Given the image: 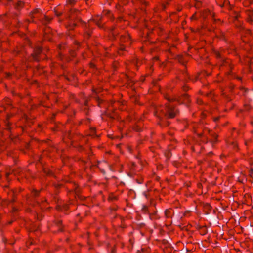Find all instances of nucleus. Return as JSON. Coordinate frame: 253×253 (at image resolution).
<instances>
[{
    "instance_id": "1",
    "label": "nucleus",
    "mask_w": 253,
    "mask_h": 253,
    "mask_svg": "<svg viewBox=\"0 0 253 253\" xmlns=\"http://www.w3.org/2000/svg\"><path fill=\"white\" fill-rule=\"evenodd\" d=\"M192 126L194 132L201 138V141L203 142H207L210 133L209 128L205 127L202 124L194 123Z\"/></svg>"
},
{
    "instance_id": "2",
    "label": "nucleus",
    "mask_w": 253,
    "mask_h": 253,
    "mask_svg": "<svg viewBox=\"0 0 253 253\" xmlns=\"http://www.w3.org/2000/svg\"><path fill=\"white\" fill-rule=\"evenodd\" d=\"M166 98L169 101V103L166 104V112L164 113L165 116L169 118L175 117L178 113L179 110L176 108L173 104V98L167 96Z\"/></svg>"
},
{
    "instance_id": "3",
    "label": "nucleus",
    "mask_w": 253,
    "mask_h": 253,
    "mask_svg": "<svg viewBox=\"0 0 253 253\" xmlns=\"http://www.w3.org/2000/svg\"><path fill=\"white\" fill-rule=\"evenodd\" d=\"M176 101L179 104L188 103L190 102V98L187 94L184 93L181 96L178 98H173V101Z\"/></svg>"
},
{
    "instance_id": "4",
    "label": "nucleus",
    "mask_w": 253,
    "mask_h": 253,
    "mask_svg": "<svg viewBox=\"0 0 253 253\" xmlns=\"http://www.w3.org/2000/svg\"><path fill=\"white\" fill-rule=\"evenodd\" d=\"M224 67L226 68L227 70H230V71L228 72V75H231L232 72L231 70L233 68V65L231 63V61L230 59H227L223 61L221 68L223 69Z\"/></svg>"
},
{
    "instance_id": "5",
    "label": "nucleus",
    "mask_w": 253,
    "mask_h": 253,
    "mask_svg": "<svg viewBox=\"0 0 253 253\" xmlns=\"http://www.w3.org/2000/svg\"><path fill=\"white\" fill-rule=\"evenodd\" d=\"M42 52V48L41 47H37L35 48L34 52L32 54L33 59L35 61H39L40 60L39 55Z\"/></svg>"
},
{
    "instance_id": "6",
    "label": "nucleus",
    "mask_w": 253,
    "mask_h": 253,
    "mask_svg": "<svg viewBox=\"0 0 253 253\" xmlns=\"http://www.w3.org/2000/svg\"><path fill=\"white\" fill-rule=\"evenodd\" d=\"M53 226H56L57 228V231H63V226L62 224V221L61 220H57L55 221L53 223Z\"/></svg>"
},
{
    "instance_id": "7",
    "label": "nucleus",
    "mask_w": 253,
    "mask_h": 253,
    "mask_svg": "<svg viewBox=\"0 0 253 253\" xmlns=\"http://www.w3.org/2000/svg\"><path fill=\"white\" fill-rule=\"evenodd\" d=\"M246 14L248 16L247 21L249 23H251L253 21V10H247Z\"/></svg>"
},
{
    "instance_id": "8",
    "label": "nucleus",
    "mask_w": 253,
    "mask_h": 253,
    "mask_svg": "<svg viewBox=\"0 0 253 253\" xmlns=\"http://www.w3.org/2000/svg\"><path fill=\"white\" fill-rule=\"evenodd\" d=\"M142 123L139 122L133 126V129L136 132H139L142 130Z\"/></svg>"
},
{
    "instance_id": "9",
    "label": "nucleus",
    "mask_w": 253,
    "mask_h": 253,
    "mask_svg": "<svg viewBox=\"0 0 253 253\" xmlns=\"http://www.w3.org/2000/svg\"><path fill=\"white\" fill-rule=\"evenodd\" d=\"M24 3L23 2L19 1L16 3L15 8L16 10H20L24 7Z\"/></svg>"
},
{
    "instance_id": "10",
    "label": "nucleus",
    "mask_w": 253,
    "mask_h": 253,
    "mask_svg": "<svg viewBox=\"0 0 253 253\" xmlns=\"http://www.w3.org/2000/svg\"><path fill=\"white\" fill-rule=\"evenodd\" d=\"M121 42H129L130 41V36L128 35L126 36H121L120 37Z\"/></svg>"
},
{
    "instance_id": "11",
    "label": "nucleus",
    "mask_w": 253,
    "mask_h": 253,
    "mask_svg": "<svg viewBox=\"0 0 253 253\" xmlns=\"http://www.w3.org/2000/svg\"><path fill=\"white\" fill-rule=\"evenodd\" d=\"M40 10L39 9H36L34 10L31 13V15L32 18H36L37 17V15L40 14Z\"/></svg>"
},
{
    "instance_id": "12",
    "label": "nucleus",
    "mask_w": 253,
    "mask_h": 253,
    "mask_svg": "<svg viewBox=\"0 0 253 253\" xmlns=\"http://www.w3.org/2000/svg\"><path fill=\"white\" fill-rule=\"evenodd\" d=\"M108 199L109 200L113 201L118 200V196L114 195L113 193H111L109 195Z\"/></svg>"
},
{
    "instance_id": "13",
    "label": "nucleus",
    "mask_w": 253,
    "mask_h": 253,
    "mask_svg": "<svg viewBox=\"0 0 253 253\" xmlns=\"http://www.w3.org/2000/svg\"><path fill=\"white\" fill-rule=\"evenodd\" d=\"M101 19V17L99 16H97L96 19H94L93 21L95 22L96 24L99 27H101L100 22L99 21Z\"/></svg>"
},
{
    "instance_id": "14",
    "label": "nucleus",
    "mask_w": 253,
    "mask_h": 253,
    "mask_svg": "<svg viewBox=\"0 0 253 253\" xmlns=\"http://www.w3.org/2000/svg\"><path fill=\"white\" fill-rule=\"evenodd\" d=\"M52 18L49 17V16L45 15V16H44L45 21H43V23L44 24H48V23H49L52 20Z\"/></svg>"
},
{
    "instance_id": "15",
    "label": "nucleus",
    "mask_w": 253,
    "mask_h": 253,
    "mask_svg": "<svg viewBox=\"0 0 253 253\" xmlns=\"http://www.w3.org/2000/svg\"><path fill=\"white\" fill-rule=\"evenodd\" d=\"M39 193H40V191H39L34 189L31 192V195L32 196H33L34 197H36L38 196V195H39Z\"/></svg>"
},
{
    "instance_id": "16",
    "label": "nucleus",
    "mask_w": 253,
    "mask_h": 253,
    "mask_svg": "<svg viewBox=\"0 0 253 253\" xmlns=\"http://www.w3.org/2000/svg\"><path fill=\"white\" fill-rule=\"evenodd\" d=\"M201 234L202 235H205L207 233V228L205 226H203L200 229Z\"/></svg>"
},
{
    "instance_id": "17",
    "label": "nucleus",
    "mask_w": 253,
    "mask_h": 253,
    "mask_svg": "<svg viewBox=\"0 0 253 253\" xmlns=\"http://www.w3.org/2000/svg\"><path fill=\"white\" fill-rule=\"evenodd\" d=\"M67 4L70 5L71 6H73L75 5L76 3L75 0H67L66 1Z\"/></svg>"
},
{
    "instance_id": "18",
    "label": "nucleus",
    "mask_w": 253,
    "mask_h": 253,
    "mask_svg": "<svg viewBox=\"0 0 253 253\" xmlns=\"http://www.w3.org/2000/svg\"><path fill=\"white\" fill-rule=\"evenodd\" d=\"M198 16L197 15V13L195 12L193 15L190 17L191 21H195L198 19Z\"/></svg>"
},
{
    "instance_id": "19",
    "label": "nucleus",
    "mask_w": 253,
    "mask_h": 253,
    "mask_svg": "<svg viewBox=\"0 0 253 253\" xmlns=\"http://www.w3.org/2000/svg\"><path fill=\"white\" fill-rule=\"evenodd\" d=\"M165 213L167 217H169L171 216V211L170 210H166L165 211Z\"/></svg>"
},
{
    "instance_id": "20",
    "label": "nucleus",
    "mask_w": 253,
    "mask_h": 253,
    "mask_svg": "<svg viewBox=\"0 0 253 253\" xmlns=\"http://www.w3.org/2000/svg\"><path fill=\"white\" fill-rule=\"evenodd\" d=\"M5 103L7 105H11V100L9 98H6L5 99Z\"/></svg>"
},
{
    "instance_id": "21",
    "label": "nucleus",
    "mask_w": 253,
    "mask_h": 253,
    "mask_svg": "<svg viewBox=\"0 0 253 253\" xmlns=\"http://www.w3.org/2000/svg\"><path fill=\"white\" fill-rule=\"evenodd\" d=\"M209 13V10H204L203 12L202 16H203L204 18H205L206 16Z\"/></svg>"
},
{
    "instance_id": "22",
    "label": "nucleus",
    "mask_w": 253,
    "mask_h": 253,
    "mask_svg": "<svg viewBox=\"0 0 253 253\" xmlns=\"http://www.w3.org/2000/svg\"><path fill=\"white\" fill-rule=\"evenodd\" d=\"M55 14L57 16L59 17L62 15V12H58L57 10L54 11Z\"/></svg>"
},
{
    "instance_id": "23",
    "label": "nucleus",
    "mask_w": 253,
    "mask_h": 253,
    "mask_svg": "<svg viewBox=\"0 0 253 253\" xmlns=\"http://www.w3.org/2000/svg\"><path fill=\"white\" fill-rule=\"evenodd\" d=\"M250 106L248 105H244V110L248 111L250 109Z\"/></svg>"
},
{
    "instance_id": "24",
    "label": "nucleus",
    "mask_w": 253,
    "mask_h": 253,
    "mask_svg": "<svg viewBox=\"0 0 253 253\" xmlns=\"http://www.w3.org/2000/svg\"><path fill=\"white\" fill-rule=\"evenodd\" d=\"M168 2H167V3L165 4V3H163L162 4V10H164L166 8V7H167V4H168Z\"/></svg>"
},
{
    "instance_id": "25",
    "label": "nucleus",
    "mask_w": 253,
    "mask_h": 253,
    "mask_svg": "<svg viewBox=\"0 0 253 253\" xmlns=\"http://www.w3.org/2000/svg\"><path fill=\"white\" fill-rule=\"evenodd\" d=\"M110 253H116V249L115 247H114L110 252Z\"/></svg>"
},
{
    "instance_id": "26",
    "label": "nucleus",
    "mask_w": 253,
    "mask_h": 253,
    "mask_svg": "<svg viewBox=\"0 0 253 253\" xmlns=\"http://www.w3.org/2000/svg\"><path fill=\"white\" fill-rule=\"evenodd\" d=\"M75 26H76V24H73L71 26H69V27H68V28H69V30H72L74 28V27Z\"/></svg>"
},
{
    "instance_id": "27",
    "label": "nucleus",
    "mask_w": 253,
    "mask_h": 253,
    "mask_svg": "<svg viewBox=\"0 0 253 253\" xmlns=\"http://www.w3.org/2000/svg\"><path fill=\"white\" fill-rule=\"evenodd\" d=\"M197 102L198 104H202V103H203V101L201 99H198L197 100Z\"/></svg>"
},
{
    "instance_id": "28",
    "label": "nucleus",
    "mask_w": 253,
    "mask_h": 253,
    "mask_svg": "<svg viewBox=\"0 0 253 253\" xmlns=\"http://www.w3.org/2000/svg\"><path fill=\"white\" fill-rule=\"evenodd\" d=\"M201 2H197V3L195 5V6L197 7V8H199V6H200L201 5Z\"/></svg>"
},
{
    "instance_id": "29",
    "label": "nucleus",
    "mask_w": 253,
    "mask_h": 253,
    "mask_svg": "<svg viewBox=\"0 0 253 253\" xmlns=\"http://www.w3.org/2000/svg\"><path fill=\"white\" fill-rule=\"evenodd\" d=\"M216 57L217 58H220L221 57V55H220V54L219 52H216Z\"/></svg>"
},
{
    "instance_id": "30",
    "label": "nucleus",
    "mask_w": 253,
    "mask_h": 253,
    "mask_svg": "<svg viewBox=\"0 0 253 253\" xmlns=\"http://www.w3.org/2000/svg\"><path fill=\"white\" fill-rule=\"evenodd\" d=\"M183 89L184 91H187L188 89V86L184 85L183 87Z\"/></svg>"
},
{
    "instance_id": "31",
    "label": "nucleus",
    "mask_w": 253,
    "mask_h": 253,
    "mask_svg": "<svg viewBox=\"0 0 253 253\" xmlns=\"http://www.w3.org/2000/svg\"><path fill=\"white\" fill-rule=\"evenodd\" d=\"M115 29V27H113L111 29V34L114 35V30Z\"/></svg>"
},
{
    "instance_id": "32",
    "label": "nucleus",
    "mask_w": 253,
    "mask_h": 253,
    "mask_svg": "<svg viewBox=\"0 0 253 253\" xmlns=\"http://www.w3.org/2000/svg\"><path fill=\"white\" fill-rule=\"evenodd\" d=\"M31 199H30V198H29V197H28V198H27V202H28V203L29 204H31Z\"/></svg>"
},
{
    "instance_id": "33",
    "label": "nucleus",
    "mask_w": 253,
    "mask_h": 253,
    "mask_svg": "<svg viewBox=\"0 0 253 253\" xmlns=\"http://www.w3.org/2000/svg\"><path fill=\"white\" fill-rule=\"evenodd\" d=\"M120 49L121 50H123L125 49V47L123 45V46H121Z\"/></svg>"
},
{
    "instance_id": "34",
    "label": "nucleus",
    "mask_w": 253,
    "mask_h": 253,
    "mask_svg": "<svg viewBox=\"0 0 253 253\" xmlns=\"http://www.w3.org/2000/svg\"><path fill=\"white\" fill-rule=\"evenodd\" d=\"M247 33L248 34H250L251 31L249 30H247Z\"/></svg>"
},
{
    "instance_id": "35",
    "label": "nucleus",
    "mask_w": 253,
    "mask_h": 253,
    "mask_svg": "<svg viewBox=\"0 0 253 253\" xmlns=\"http://www.w3.org/2000/svg\"><path fill=\"white\" fill-rule=\"evenodd\" d=\"M11 117V115L8 114L7 116V119H9Z\"/></svg>"
},
{
    "instance_id": "36",
    "label": "nucleus",
    "mask_w": 253,
    "mask_h": 253,
    "mask_svg": "<svg viewBox=\"0 0 253 253\" xmlns=\"http://www.w3.org/2000/svg\"><path fill=\"white\" fill-rule=\"evenodd\" d=\"M51 174V172H50L49 171L47 172V174L49 175H50Z\"/></svg>"
},
{
    "instance_id": "37",
    "label": "nucleus",
    "mask_w": 253,
    "mask_h": 253,
    "mask_svg": "<svg viewBox=\"0 0 253 253\" xmlns=\"http://www.w3.org/2000/svg\"><path fill=\"white\" fill-rule=\"evenodd\" d=\"M91 34L90 33H87V37H89L90 36Z\"/></svg>"
},
{
    "instance_id": "38",
    "label": "nucleus",
    "mask_w": 253,
    "mask_h": 253,
    "mask_svg": "<svg viewBox=\"0 0 253 253\" xmlns=\"http://www.w3.org/2000/svg\"><path fill=\"white\" fill-rule=\"evenodd\" d=\"M86 121H87V122L89 123L90 122V119L87 118Z\"/></svg>"
},
{
    "instance_id": "39",
    "label": "nucleus",
    "mask_w": 253,
    "mask_h": 253,
    "mask_svg": "<svg viewBox=\"0 0 253 253\" xmlns=\"http://www.w3.org/2000/svg\"><path fill=\"white\" fill-rule=\"evenodd\" d=\"M218 120V118H216L214 119V121H216Z\"/></svg>"
},
{
    "instance_id": "40",
    "label": "nucleus",
    "mask_w": 253,
    "mask_h": 253,
    "mask_svg": "<svg viewBox=\"0 0 253 253\" xmlns=\"http://www.w3.org/2000/svg\"><path fill=\"white\" fill-rule=\"evenodd\" d=\"M91 129H92V132H94L95 131V128H92Z\"/></svg>"
},
{
    "instance_id": "41",
    "label": "nucleus",
    "mask_w": 253,
    "mask_h": 253,
    "mask_svg": "<svg viewBox=\"0 0 253 253\" xmlns=\"http://www.w3.org/2000/svg\"><path fill=\"white\" fill-rule=\"evenodd\" d=\"M109 13H110V11H108L107 12L106 14H109Z\"/></svg>"
},
{
    "instance_id": "42",
    "label": "nucleus",
    "mask_w": 253,
    "mask_h": 253,
    "mask_svg": "<svg viewBox=\"0 0 253 253\" xmlns=\"http://www.w3.org/2000/svg\"><path fill=\"white\" fill-rule=\"evenodd\" d=\"M237 79H238V80H241V78H240V77H238V78H237Z\"/></svg>"
},
{
    "instance_id": "43",
    "label": "nucleus",
    "mask_w": 253,
    "mask_h": 253,
    "mask_svg": "<svg viewBox=\"0 0 253 253\" xmlns=\"http://www.w3.org/2000/svg\"><path fill=\"white\" fill-rule=\"evenodd\" d=\"M251 124H252V125H253V121L251 122Z\"/></svg>"
}]
</instances>
